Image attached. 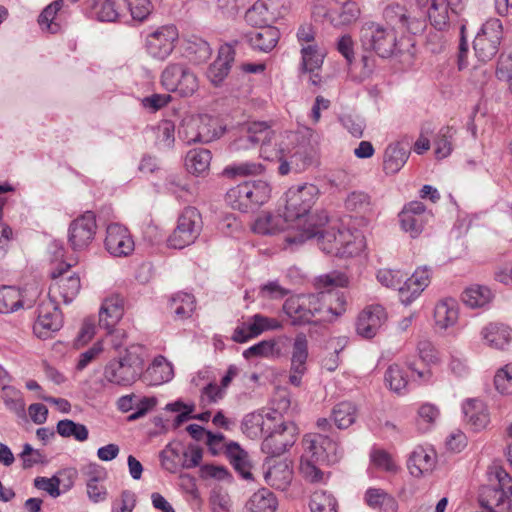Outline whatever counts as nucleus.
Instances as JSON below:
<instances>
[{
	"instance_id": "obj_1",
	"label": "nucleus",
	"mask_w": 512,
	"mask_h": 512,
	"mask_svg": "<svg viewBox=\"0 0 512 512\" xmlns=\"http://www.w3.org/2000/svg\"><path fill=\"white\" fill-rule=\"evenodd\" d=\"M348 285L347 276L338 271L320 275L315 280V294H299L287 298L283 311L293 326L331 321L345 311V297L337 288Z\"/></svg>"
},
{
	"instance_id": "obj_2",
	"label": "nucleus",
	"mask_w": 512,
	"mask_h": 512,
	"mask_svg": "<svg viewBox=\"0 0 512 512\" xmlns=\"http://www.w3.org/2000/svg\"><path fill=\"white\" fill-rule=\"evenodd\" d=\"M328 222V215L321 211L317 220L295 234L285 237L286 248L300 245L306 240L316 238L317 245L326 254L339 257H352L359 254L364 248V238L360 233H353L349 229L330 226L323 230Z\"/></svg>"
},
{
	"instance_id": "obj_3",
	"label": "nucleus",
	"mask_w": 512,
	"mask_h": 512,
	"mask_svg": "<svg viewBox=\"0 0 512 512\" xmlns=\"http://www.w3.org/2000/svg\"><path fill=\"white\" fill-rule=\"evenodd\" d=\"M303 447L300 472L307 481L312 483L321 482L323 479V472L318 465L335 464L343 454L335 441L321 434L306 435L303 439Z\"/></svg>"
},
{
	"instance_id": "obj_4",
	"label": "nucleus",
	"mask_w": 512,
	"mask_h": 512,
	"mask_svg": "<svg viewBox=\"0 0 512 512\" xmlns=\"http://www.w3.org/2000/svg\"><path fill=\"white\" fill-rule=\"evenodd\" d=\"M319 193L318 187L310 183L295 185L287 190L284 213L286 219L294 224L296 233L317 220L319 213L313 215H309V213L318 199Z\"/></svg>"
},
{
	"instance_id": "obj_5",
	"label": "nucleus",
	"mask_w": 512,
	"mask_h": 512,
	"mask_svg": "<svg viewBox=\"0 0 512 512\" xmlns=\"http://www.w3.org/2000/svg\"><path fill=\"white\" fill-rule=\"evenodd\" d=\"M144 348L141 345H131L124 355L111 360L104 369V378L109 383L128 386L133 384L141 375L144 365Z\"/></svg>"
},
{
	"instance_id": "obj_6",
	"label": "nucleus",
	"mask_w": 512,
	"mask_h": 512,
	"mask_svg": "<svg viewBox=\"0 0 512 512\" xmlns=\"http://www.w3.org/2000/svg\"><path fill=\"white\" fill-rule=\"evenodd\" d=\"M360 41L365 50L381 58H389L399 51L398 32L386 24L365 22L360 30Z\"/></svg>"
},
{
	"instance_id": "obj_7",
	"label": "nucleus",
	"mask_w": 512,
	"mask_h": 512,
	"mask_svg": "<svg viewBox=\"0 0 512 512\" xmlns=\"http://www.w3.org/2000/svg\"><path fill=\"white\" fill-rule=\"evenodd\" d=\"M271 190L267 181H245L227 191L226 202L235 210L253 211L270 199Z\"/></svg>"
},
{
	"instance_id": "obj_8",
	"label": "nucleus",
	"mask_w": 512,
	"mask_h": 512,
	"mask_svg": "<svg viewBox=\"0 0 512 512\" xmlns=\"http://www.w3.org/2000/svg\"><path fill=\"white\" fill-rule=\"evenodd\" d=\"M203 227L202 217L195 207H186L178 217L177 226L168 237V246L183 249L193 244Z\"/></svg>"
},
{
	"instance_id": "obj_9",
	"label": "nucleus",
	"mask_w": 512,
	"mask_h": 512,
	"mask_svg": "<svg viewBox=\"0 0 512 512\" xmlns=\"http://www.w3.org/2000/svg\"><path fill=\"white\" fill-rule=\"evenodd\" d=\"M161 84L184 97L193 95L199 86L195 73L184 63H169L161 73Z\"/></svg>"
},
{
	"instance_id": "obj_10",
	"label": "nucleus",
	"mask_w": 512,
	"mask_h": 512,
	"mask_svg": "<svg viewBox=\"0 0 512 512\" xmlns=\"http://www.w3.org/2000/svg\"><path fill=\"white\" fill-rule=\"evenodd\" d=\"M503 35L502 23L499 19H489L475 36L473 48L481 62H488L498 53Z\"/></svg>"
},
{
	"instance_id": "obj_11",
	"label": "nucleus",
	"mask_w": 512,
	"mask_h": 512,
	"mask_svg": "<svg viewBox=\"0 0 512 512\" xmlns=\"http://www.w3.org/2000/svg\"><path fill=\"white\" fill-rule=\"evenodd\" d=\"M289 8V0H258L246 11L245 20L251 26H272Z\"/></svg>"
},
{
	"instance_id": "obj_12",
	"label": "nucleus",
	"mask_w": 512,
	"mask_h": 512,
	"mask_svg": "<svg viewBox=\"0 0 512 512\" xmlns=\"http://www.w3.org/2000/svg\"><path fill=\"white\" fill-rule=\"evenodd\" d=\"M266 433L261 450L271 457H277L293 446L296 441L297 427L291 421H280Z\"/></svg>"
},
{
	"instance_id": "obj_13",
	"label": "nucleus",
	"mask_w": 512,
	"mask_h": 512,
	"mask_svg": "<svg viewBox=\"0 0 512 512\" xmlns=\"http://www.w3.org/2000/svg\"><path fill=\"white\" fill-rule=\"evenodd\" d=\"M96 230V217L92 211H86L74 219L68 228V243L72 250L87 249L95 238Z\"/></svg>"
},
{
	"instance_id": "obj_14",
	"label": "nucleus",
	"mask_w": 512,
	"mask_h": 512,
	"mask_svg": "<svg viewBox=\"0 0 512 512\" xmlns=\"http://www.w3.org/2000/svg\"><path fill=\"white\" fill-rule=\"evenodd\" d=\"M490 476L494 477L498 484L496 487H488L484 494L486 498L481 500L483 507L492 510L494 507H500L507 501L512 504V478L501 467H495L490 472Z\"/></svg>"
},
{
	"instance_id": "obj_15",
	"label": "nucleus",
	"mask_w": 512,
	"mask_h": 512,
	"mask_svg": "<svg viewBox=\"0 0 512 512\" xmlns=\"http://www.w3.org/2000/svg\"><path fill=\"white\" fill-rule=\"evenodd\" d=\"M37 312L33 332L38 338L47 339L60 330L63 325V318L54 301L51 299L43 301L39 305Z\"/></svg>"
},
{
	"instance_id": "obj_16",
	"label": "nucleus",
	"mask_w": 512,
	"mask_h": 512,
	"mask_svg": "<svg viewBox=\"0 0 512 512\" xmlns=\"http://www.w3.org/2000/svg\"><path fill=\"white\" fill-rule=\"evenodd\" d=\"M178 36V30L174 25L159 27L146 38L148 54L159 60L166 59L173 51Z\"/></svg>"
},
{
	"instance_id": "obj_17",
	"label": "nucleus",
	"mask_w": 512,
	"mask_h": 512,
	"mask_svg": "<svg viewBox=\"0 0 512 512\" xmlns=\"http://www.w3.org/2000/svg\"><path fill=\"white\" fill-rule=\"evenodd\" d=\"M432 218L430 211L420 201H411L399 213L402 229L415 238L420 235L425 225Z\"/></svg>"
},
{
	"instance_id": "obj_18",
	"label": "nucleus",
	"mask_w": 512,
	"mask_h": 512,
	"mask_svg": "<svg viewBox=\"0 0 512 512\" xmlns=\"http://www.w3.org/2000/svg\"><path fill=\"white\" fill-rule=\"evenodd\" d=\"M69 268L70 264H61L51 272L55 282L50 290L53 293L57 291L66 304L71 303L81 289L80 277L76 273L68 274Z\"/></svg>"
},
{
	"instance_id": "obj_19",
	"label": "nucleus",
	"mask_w": 512,
	"mask_h": 512,
	"mask_svg": "<svg viewBox=\"0 0 512 512\" xmlns=\"http://www.w3.org/2000/svg\"><path fill=\"white\" fill-rule=\"evenodd\" d=\"M282 324L275 318H270L262 314L253 315L241 327L234 330L232 339L237 343H244L250 338L259 336L264 331L278 330Z\"/></svg>"
},
{
	"instance_id": "obj_20",
	"label": "nucleus",
	"mask_w": 512,
	"mask_h": 512,
	"mask_svg": "<svg viewBox=\"0 0 512 512\" xmlns=\"http://www.w3.org/2000/svg\"><path fill=\"white\" fill-rule=\"evenodd\" d=\"M387 320L383 306L379 304L367 306L358 316L356 331L363 338H373Z\"/></svg>"
},
{
	"instance_id": "obj_21",
	"label": "nucleus",
	"mask_w": 512,
	"mask_h": 512,
	"mask_svg": "<svg viewBox=\"0 0 512 512\" xmlns=\"http://www.w3.org/2000/svg\"><path fill=\"white\" fill-rule=\"evenodd\" d=\"M106 232L105 247L111 255L127 256L134 250V241L124 226L112 223L108 225Z\"/></svg>"
},
{
	"instance_id": "obj_22",
	"label": "nucleus",
	"mask_w": 512,
	"mask_h": 512,
	"mask_svg": "<svg viewBox=\"0 0 512 512\" xmlns=\"http://www.w3.org/2000/svg\"><path fill=\"white\" fill-rule=\"evenodd\" d=\"M431 272L427 267L415 270L411 277L398 287L399 299L402 304L409 305L418 298L430 283Z\"/></svg>"
},
{
	"instance_id": "obj_23",
	"label": "nucleus",
	"mask_w": 512,
	"mask_h": 512,
	"mask_svg": "<svg viewBox=\"0 0 512 512\" xmlns=\"http://www.w3.org/2000/svg\"><path fill=\"white\" fill-rule=\"evenodd\" d=\"M483 342L497 350H507L512 347V329L503 323L491 322L480 332Z\"/></svg>"
},
{
	"instance_id": "obj_24",
	"label": "nucleus",
	"mask_w": 512,
	"mask_h": 512,
	"mask_svg": "<svg viewBox=\"0 0 512 512\" xmlns=\"http://www.w3.org/2000/svg\"><path fill=\"white\" fill-rule=\"evenodd\" d=\"M124 314V301L119 295L107 297L99 311V326L104 328L108 334L113 332L114 327Z\"/></svg>"
},
{
	"instance_id": "obj_25",
	"label": "nucleus",
	"mask_w": 512,
	"mask_h": 512,
	"mask_svg": "<svg viewBox=\"0 0 512 512\" xmlns=\"http://www.w3.org/2000/svg\"><path fill=\"white\" fill-rule=\"evenodd\" d=\"M436 464V455L433 449L416 447L409 456L407 468L413 477L419 478L432 472Z\"/></svg>"
},
{
	"instance_id": "obj_26",
	"label": "nucleus",
	"mask_w": 512,
	"mask_h": 512,
	"mask_svg": "<svg viewBox=\"0 0 512 512\" xmlns=\"http://www.w3.org/2000/svg\"><path fill=\"white\" fill-rule=\"evenodd\" d=\"M270 133V127L265 122H253L242 129L241 134L233 143L232 148L236 151L249 150L260 145L263 137Z\"/></svg>"
},
{
	"instance_id": "obj_27",
	"label": "nucleus",
	"mask_w": 512,
	"mask_h": 512,
	"mask_svg": "<svg viewBox=\"0 0 512 512\" xmlns=\"http://www.w3.org/2000/svg\"><path fill=\"white\" fill-rule=\"evenodd\" d=\"M259 30L250 31L245 34V39L249 45L260 52L268 53L277 45L280 32L274 26H257Z\"/></svg>"
},
{
	"instance_id": "obj_28",
	"label": "nucleus",
	"mask_w": 512,
	"mask_h": 512,
	"mask_svg": "<svg viewBox=\"0 0 512 512\" xmlns=\"http://www.w3.org/2000/svg\"><path fill=\"white\" fill-rule=\"evenodd\" d=\"M290 133H276L270 128L267 137H263L260 143V156L268 161L282 160L285 155L287 145L285 139H288Z\"/></svg>"
},
{
	"instance_id": "obj_29",
	"label": "nucleus",
	"mask_w": 512,
	"mask_h": 512,
	"mask_svg": "<svg viewBox=\"0 0 512 512\" xmlns=\"http://www.w3.org/2000/svg\"><path fill=\"white\" fill-rule=\"evenodd\" d=\"M234 49L230 45H224L219 49L217 59L209 66L207 77L215 86L220 85L227 77L231 63L234 61Z\"/></svg>"
},
{
	"instance_id": "obj_30",
	"label": "nucleus",
	"mask_w": 512,
	"mask_h": 512,
	"mask_svg": "<svg viewBox=\"0 0 512 512\" xmlns=\"http://www.w3.org/2000/svg\"><path fill=\"white\" fill-rule=\"evenodd\" d=\"M252 229L255 233L261 235H273L289 229L295 230L294 224L286 219L285 213L283 215L270 213L260 215L254 221Z\"/></svg>"
},
{
	"instance_id": "obj_31",
	"label": "nucleus",
	"mask_w": 512,
	"mask_h": 512,
	"mask_svg": "<svg viewBox=\"0 0 512 512\" xmlns=\"http://www.w3.org/2000/svg\"><path fill=\"white\" fill-rule=\"evenodd\" d=\"M126 7V0H96L91 7V15L101 22L119 20Z\"/></svg>"
},
{
	"instance_id": "obj_32",
	"label": "nucleus",
	"mask_w": 512,
	"mask_h": 512,
	"mask_svg": "<svg viewBox=\"0 0 512 512\" xmlns=\"http://www.w3.org/2000/svg\"><path fill=\"white\" fill-rule=\"evenodd\" d=\"M429 7L427 15L430 24L438 31L449 28L451 21L459 14L452 12L445 0H427Z\"/></svg>"
},
{
	"instance_id": "obj_33",
	"label": "nucleus",
	"mask_w": 512,
	"mask_h": 512,
	"mask_svg": "<svg viewBox=\"0 0 512 512\" xmlns=\"http://www.w3.org/2000/svg\"><path fill=\"white\" fill-rule=\"evenodd\" d=\"M324 16L334 27H342L359 18L360 8L355 1L347 0L340 7L330 8Z\"/></svg>"
},
{
	"instance_id": "obj_34",
	"label": "nucleus",
	"mask_w": 512,
	"mask_h": 512,
	"mask_svg": "<svg viewBox=\"0 0 512 512\" xmlns=\"http://www.w3.org/2000/svg\"><path fill=\"white\" fill-rule=\"evenodd\" d=\"M409 158V151L400 142L387 146L384 153L383 168L386 174H395L400 171Z\"/></svg>"
},
{
	"instance_id": "obj_35",
	"label": "nucleus",
	"mask_w": 512,
	"mask_h": 512,
	"mask_svg": "<svg viewBox=\"0 0 512 512\" xmlns=\"http://www.w3.org/2000/svg\"><path fill=\"white\" fill-rule=\"evenodd\" d=\"M458 319L457 302L452 299H444L439 301L434 309L435 324L440 329H447L453 326Z\"/></svg>"
},
{
	"instance_id": "obj_36",
	"label": "nucleus",
	"mask_w": 512,
	"mask_h": 512,
	"mask_svg": "<svg viewBox=\"0 0 512 512\" xmlns=\"http://www.w3.org/2000/svg\"><path fill=\"white\" fill-rule=\"evenodd\" d=\"M146 376L151 385H161L174 377L173 366L164 356L158 355L148 367Z\"/></svg>"
},
{
	"instance_id": "obj_37",
	"label": "nucleus",
	"mask_w": 512,
	"mask_h": 512,
	"mask_svg": "<svg viewBox=\"0 0 512 512\" xmlns=\"http://www.w3.org/2000/svg\"><path fill=\"white\" fill-rule=\"evenodd\" d=\"M464 418L474 430L484 428L488 423V414L485 411L481 401L476 399H468L462 406Z\"/></svg>"
},
{
	"instance_id": "obj_38",
	"label": "nucleus",
	"mask_w": 512,
	"mask_h": 512,
	"mask_svg": "<svg viewBox=\"0 0 512 512\" xmlns=\"http://www.w3.org/2000/svg\"><path fill=\"white\" fill-rule=\"evenodd\" d=\"M293 472L286 461L273 465L265 473L266 482L278 490H286L292 481Z\"/></svg>"
},
{
	"instance_id": "obj_39",
	"label": "nucleus",
	"mask_w": 512,
	"mask_h": 512,
	"mask_svg": "<svg viewBox=\"0 0 512 512\" xmlns=\"http://www.w3.org/2000/svg\"><path fill=\"white\" fill-rule=\"evenodd\" d=\"M211 152L207 149H192L185 157L186 170L196 176L205 175L210 167Z\"/></svg>"
},
{
	"instance_id": "obj_40",
	"label": "nucleus",
	"mask_w": 512,
	"mask_h": 512,
	"mask_svg": "<svg viewBox=\"0 0 512 512\" xmlns=\"http://www.w3.org/2000/svg\"><path fill=\"white\" fill-rule=\"evenodd\" d=\"M270 422L271 421L267 420L266 414L264 415L261 412H252L245 415L243 418L241 429L249 438L255 439L262 434H266V432L271 429V425L269 424Z\"/></svg>"
},
{
	"instance_id": "obj_41",
	"label": "nucleus",
	"mask_w": 512,
	"mask_h": 512,
	"mask_svg": "<svg viewBox=\"0 0 512 512\" xmlns=\"http://www.w3.org/2000/svg\"><path fill=\"white\" fill-rule=\"evenodd\" d=\"M161 466L170 473H176L182 468L183 445L173 441L160 452Z\"/></svg>"
},
{
	"instance_id": "obj_42",
	"label": "nucleus",
	"mask_w": 512,
	"mask_h": 512,
	"mask_svg": "<svg viewBox=\"0 0 512 512\" xmlns=\"http://www.w3.org/2000/svg\"><path fill=\"white\" fill-rule=\"evenodd\" d=\"M277 505L274 494L270 490L262 488L249 498L246 510L247 512H274Z\"/></svg>"
},
{
	"instance_id": "obj_43",
	"label": "nucleus",
	"mask_w": 512,
	"mask_h": 512,
	"mask_svg": "<svg viewBox=\"0 0 512 512\" xmlns=\"http://www.w3.org/2000/svg\"><path fill=\"white\" fill-rule=\"evenodd\" d=\"M195 298L192 294L178 292L169 302V310L176 320H183L191 316L195 309Z\"/></svg>"
},
{
	"instance_id": "obj_44",
	"label": "nucleus",
	"mask_w": 512,
	"mask_h": 512,
	"mask_svg": "<svg viewBox=\"0 0 512 512\" xmlns=\"http://www.w3.org/2000/svg\"><path fill=\"white\" fill-rule=\"evenodd\" d=\"M385 24L395 30L410 29V16L407 9L399 4H389L383 11Z\"/></svg>"
},
{
	"instance_id": "obj_45",
	"label": "nucleus",
	"mask_w": 512,
	"mask_h": 512,
	"mask_svg": "<svg viewBox=\"0 0 512 512\" xmlns=\"http://www.w3.org/2000/svg\"><path fill=\"white\" fill-rule=\"evenodd\" d=\"M25 306L21 291L14 286L0 287V313L8 314Z\"/></svg>"
},
{
	"instance_id": "obj_46",
	"label": "nucleus",
	"mask_w": 512,
	"mask_h": 512,
	"mask_svg": "<svg viewBox=\"0 0 512 512\" xmlns=\"http://www.w3.org/2000/svg\"><path fill=\"white\" fill-rule=\"evenodd\" d=\"M226 454L235 470H237L243 478L250 479L252 477L248 454L238 443L230 442L227 444Z\"/></svg>"
},
{
	"instance_id": "obj_47",
	"label": "nucleus",
	"mask_w": 512,
	"mask_h": 512,
	"mask_svg": "<svg viewBox=\"0 0 512 512\" xmlns=\"http://www.w3.org/2000/svg\"><path fill=\"white\" fill-rule=\"evenodd\" d=\"M308 358V340L304 333H298L295 336L292 346L291 370L296 372L306 371V361Z\"/></svg>"
},
{
	"instance_id": "obj_48",
	"label": "nucleus",
	"mask_w": 512,
	"mask_h": 512,
	"mask_svg": "<svg viewBox=\"0 0 512 512\" xmlns=\"http://www.w3.org/2000/svg\"><path fill=\"white\" fill-rule=\"evenodd\" d=\"M184 51L186 56L197 64L207 61L212 53L209 43L199 37L188 39L185 43Z\"/></svg>"
},
{
	"instance_id": "obj_49",
	"label": "nucleus",
	"mask_w": 512,
	"mask_h": 512,
	"mask_svg": "<svg viewBox=\"0 0 512 512\" xmlns=\"http://www.w3.org/2000/svg\"><path fill=\"white\" fill-rule=\"evenodd\" d=\"M196 119H201L199 125V143H209L219 138L224 129L220 126L218 119L209 115H198Z\"/></svg>"
},
{
	"instance_id": "obj_50",
	"label": "nucleus",
	"mask_w": 512,
	"mask_h": 512,
	"mask_svg": "<svg viewBox=\"0 0 512 512\" xmlns=\"http://www.w3.org/2000/svg\"><path fill=\"white\" fill-rule=\"evenodd\" d=\"M462 302L470 308H480L488 304L492 299V293L485 286H471L461 296Z\"/></svg>"
},
{
	"instance_id": "obj_51",
	"label": "nucleus",
	"mask_w": 512,
	"mask_h": 512,
	"mask_svg": "<svg viewBox=\"0 0 512 512\" xmlns=\"http://www.w3.org/2000/svg\"><path fill=\"white\" fill-rule=\"evenodd\" d=\"M57 433L64 438H74L79 442H84L88 439L89 431L84 424L76 423L70 419H63L58 421Z\"/></svg>"
},
{
	"instance_id": "obj_52",
	"label": "nucleus",
	"mask_w": 512,
	"mask_h": 512,
	"mask_svg": "<svg viewBox=\"0 0 512 512\" xmlns=\"http://www.w3.org/2000/svg\"><path fill=\"white\" fill-rule=\"evenodd\" d=\"M332 419L339 429H346L356 419V407L351 402H341L332 410Z\"/></svg>"
},
{
	"instance_id": "obj_53",
	"label": "nucleus",
	"mask_w": 512,
	"mask_h": 512,
	"mask_svg": "<svg viewBox=\"0 0 512 512\" xmlns=\"http://www.w3.org/2000/svg\"><path fill=\"white\" fill-rule=\"evenodd\" d=\"M290 409L291 399L289 393L285 390L278 391L273 397L271 411L266 413V418L268 421L279 423L282 421L280 418L287 414Z\"/></svg>"
},
{
	"instance_id": "obj_54",
	"label": "nucleus",
	"mask_w": 512,
	"mask_h": 512,
	"mask_svg": "<svg viewBox=\"0 0 512 512\" xmlns=\"http://www.w3.org/2000/svg\"><path fill=\"white\" fill-rule=\"evenodd\" d=\"M63 5V0H56L42 11L38 19V23L42 29H46L50 33H57L60 30L57 18L58 12Z\"/></svg>"
},
{
	"instance_id": "obj_55",
	"label": "nucleus",
	"mask_w": 512,
	"mask_h": 512,
	"mask_svg": "<svg viewBox=\"0 0 512 512\" xmlns=\"http://www.w3.org/2000/svg\"><path fill=\"white\" fill-rule=\"evenodd\" d=\"M455 129L451 126L442 127L434 139L435 154L439 159L446 158L452 152V141Z\"/></svg>"
},
{
	"instance_id": "obj_56",
	"label": "nucleus",
	"mask_w": 512,
	"mask_h": 512,
	"mask_svg": "<svg viewBox=\"0 0 512 512\" xmlns=\"http://www.w3.org/2000/svg\"><path fill=\"white\" fill-rule=\"evenodd\" d=\"M155 144L159 149H170L175 142V125L170 120H162L155 127Z\"/></svg>"
},
{
	"instance_id": "obj_57",
	"label": "nucleus",
	"mask_w": 512,
	"mask_h": 512,
	"mask_svg": "<svg viewBox=\"0 0 512 512\" xmlns=\"http://www.w3.org/2000/svg\"><path fill=\"white\" fill-rule=\"evenodd\" d=\"M279 355L280 349L274 339L262 340L243 352V356L246 359L252 357L273 358Z\"/></svg>"
},
{
	"instance_id": "obj_58",
	"label": "nucleus",
	"mask_w": 512,
	"mask_h": 512,
	"mask_svg": "<svg viewBox=\"0 0 512 512\" xmlns=\"http://www.w3.org/2000/svg\"><path fill=\"white\" fill-rule=\"evenodd\" d=\"M263 172L264 166L261 163L253 161L233 163L224 169V174L229 177L257 176Z\"/></svg>"
},
{
	"instance_id": "obj_59",
	"label": "nucleus",
	"mask_w": 512,
	"mask_h": 512,
	"mask_svg": "<svg viewBox=\"0 0 512 512\" xmlns=\"http://www.w3.org/2000/svg\"><path fill=\"white\" fill-rule=\"evenodd\" d=\"M2 391L5 406L16 415L23 416L25 414V402L21 391L9 385H4Z\"/></svg>"
},
{
	"instance_id": "obj_60",
	"label": "nucleus",
	"mask_w": 512,
	"mask_h": 512,
	"mask_svg": "<svg viewBox=\"0 0 512 512\" xmlns=\"http://www.w3.org/2000/svg\"><path fill=\"white\" fill-rule=\"evenodd\" d=\"M309 506L311 512H337L336 499L323 490H317L312 494Z\"/></svg>"
},
{
	"instance_id": "obj_61",
	"label": "nucleus",
	"mask_w": 512,
	"mask_h": 512,
	"mask_svg": "<svg viewBox=\"0 0 512 512\" xmlns=\"http://www.w3.org/2000/svg\"><path fill=\"white\" fill-rule=\"evenodd\" d=\"M315 154V150L312 147L304 145L297 146L294 152L289 156L294 171L300 172L310 166L314 161Z\"/></svg>"
},
{
	"instance_id": "obj_62",
	"label": "nucleus",
	"mask_w": 512,
	"mask_h": 512,
	"mask_svg": "<svg viewBox=\"0 0 512 512\" xmlns=\"http://www.w3.org/2000/svg\"><path fill=\"white\" fill-rule=\"evenodd\" d=\"M385 381L389 388L396 393H402L408 384L403 369L397 364H392L388 367L385 372Z\"/></svg>"
},
{
	"instance_id": "obj_63",
	"label": "nucleus",
	"mask_w": 512,
	"mask_h": 512,
	"mask_svg": "<svg viewBox=\"0 0 512 512\" xmlns=\"http://www.w3.org/2000/svg\"><path fill=\"white\" fill-rule=\"evenodd\" d=\"M339 121L352 137H363L366 122L362 116L353 113H345L339 117Z\"/></svg>"
},
{
	"instance_id": "obj_64",
	"label": "nucleus",
	"mask_w": 512,
	"mask_h": 512,
	"mask_svg": "<svg viewBox=\"0 0 512 512\" xmlns=\"http://www.w3.org/2000/svg\"><path fill=\"white\" fill-rule=\"evenodd\" d=\"M494 385L501 394H512V363L505 365L496 372Z\"/></svg>"
}]
</instances>
